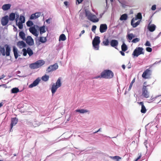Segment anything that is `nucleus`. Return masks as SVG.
Instances as JSON below:
<instances>
[{
	"instance_id": "nucleus-46",
	"label": "nucleus",
	"mask_w": 161,
	"mask_h": 161,
	"mask_svg": "<svg viewBox=\"0 0 161 161\" xmlns=\"http://www.w3.org/2000/svg\"><path fill=\"white\" fill-rule=\"evenodd\" d=\"M140 39L139 38H136L135 39H134L131 41V42L133 43H136L138 42H139L140 41Z\"/></svg>"
},
{
	"instance_id": "nucleus-55",
	"label": "nucleus",
	"mask_w": 161,
	"mask_h": 161,
	"mask_svg": "<svg viewBox=\"0 0 161 161\" xmlns=\"http://www.w3.org/2000/svg\"><path fill=\"white\" fill-rule=\"evenodd\" d=\"M156 9V6L155 5H154L152 6L151 9L152 10H154Z\"/></svg>"
},
{
	"instance_id": "nucleus-27",
	"label": "nucleus",
	"mask_w": 161,
	"mask_h": 161,
	"mask_svg": "<svg viewBox=\"0 0 161 161\" xmlns=\"http://www.w3.org/2000/svg\"><path fill=\"white\" fill-rule=\"evenodd\" d=\"M39 31L40 33L41 34H42L46 32V31L45 30V26L43 25L42 26H41L39 28Z\"/></svg>"
},
{
	"instance_id": "nucleus-24",
	"label": "nucleus",
	"mask_w": 161,
	"mask_h": 161,
	"mask_svg": "<svg viewBox=\"0 0 161 161\" xmlns=\"http://www.w3.org/2000/svg\"><path fill=\"white\" fill-rule=\"evenodd\" d=\"M59 87L58 86H57L55 85V84H53L51 88V92L53 94L55 92L57 89Z\"/></svg>"
},
{
	"instance_id": "nucleus-22",
	"label": "nucleus",
	"mask_w": 161,
	"mask_h": 161,
	"mask_svg": "<svg viewBox=\"0 0 161 161\" xmlns=\"http://www.w3.org/2000/svg\"><path fill=\"white\" fill-rule=\"evenodd\" d=\"M11 6V5L9 4H5L2 6V9L3 10L5 11L9 9Z\"/></svg>"
},
{
	"instance_id": "nucleus-18",
	"label": "nucleus",
	"mask_w": 161,
	"mask_h": 161,
	"mask_svg": "<svg viewBox=\"0 0 161 161\" xmlns=\"http://www.w3.org/2000/svg\"><path fill=\"white\" fill-rule=\"evenodd\" d=\"M142 19V16L141 13H138L136 16L135 18H133L131 20V23H132L133 21H135L138 19H140V20Z\"/></svg>"
},
{
	"instance_id": "nucleus-49",
	"label": "nucleus",
	"mask_w": 161,
	"mask_h": 161,
	"mask_svg": "<svg viewBox=\"0 0 161 161\" xmlns=\"http://www.w3.org/2000/svg\"><path fill=\"white\" fill-rule=\"evenodd\" d=\"M35 14L36 15V17L37 18L40 16L41 13L40 12H36L35 13Z\"/></svg>"
},
{
	"instance_id": "nucleus-37",
	"label": "nucleus",
	"mask_w": 161,
	"mask_h": 161,
	"mask_svg": "<svg viewBox=\"0 0 161 161\" xmlns=\"http://www.w3.org/2000/svg\"><path fill=\"white\" fill-rule=\"evenodd\" d=\"M57 86L60 87L61 85V79L60 78H58L55 84Z\"/></svg>"
},
{
	"instance_id": "nucleus-54",
	"label": "nucleus",
	"mask_w": 161,
	"mask_h": 161,
	"mask_svg": "<svg viewBox=\"0 0 161 161\" xmlns=\"http://www.w3.org/2000/svg\"><path fill=\"white\" fill-rule=\"evenodd\" d=\"M19 17V15L18 14H16V18L15 19L16 22H17L18 21V19Z\"/></svg>"
},
{
	"instance_id": "nucleus-12",
	"label": "nucleus",
	"mask_w": 161,
	"mask_h": 161,
	"mask_svg": "<svg viewBox=\"0 0 161 161\" xmlns=\"http://www.w3.org/2000/svg\"><path fill=\"white\" fill-rule=\"evenodd\" d=\"M25 40L26 43L30 46H32L34 44L33 40L31 36H27Z\"/></svg>"
},
{
	"instance_id": "nucleus-36",
	"label": "nucleus",
	"mask_w": 161,
	"mask_h": 161,
	"mask_svg": "<svg viewBox=\"0 0 161 161\" xmlns=\"http://www.w3.org/2000/svg\"><path fill=\"white\" fill-rule=\"evenodd\" d=\"M121 49L122 51L124 52L126 51L127 49V46L124 43H123L121 46Z\"/></svg>"
},
{
	"instance_id": "nucleus-26",
	"label": "nucleus",
	"mask_w": 161,
	"mask_h": 161,
	"mask_svg": "<svg viewBox=\"0 0 161 161\" xmlns=\"http://www.w3.org/2000/svg\"><path fill=\"white\" fill-rule=\"evenodd\" d=\"M15 18V13H12L9 15V19L10 21H13Z\"/></svg>"
},
{
	"instance_id": "nucleus-32",
	"label": "nucleus",
	"mask_w": 161,
	"mask_h": 161,
	"mask_svg": "<svg viewBox=\"0 0 161 161\" xmlns=\"http://www.w3.org/2000/svg\"><path fill=\"white\" fill-rule=\"evenodd\" d=\"M127 15L126 14H122L120 18V19L121 20H125L127 19Z\"/></svg>"
},
{
	"instance_id": "nucleus-6",
	"label": "nucleus",
	"mask_w": 161,
	"mask_h": 161,
	"mask_svg": "<svg viewBox=\"0 0 161 161\" xmlns=\"http://www.w3.org/2000/svg\"><path fill=\"white\" fill-rule=\"evenodd\" d=\"M144 49L142 47H138L134 50L132 55L134 57H138L140 55L144 54Z\"/></svg>"
},
{
	"instance_id": "nucleus-8",
	"label": "nucleus",
	"mask_w": 161,
	"mask_h": 161,
	"mask_svg": "<svg viewBox=\"0 0 161 161\" xmlns=\"http://www.w3.org/2000/svg\"><path fill=\"white\" fill-rule=\"evenodd\" d=\"M142 95L145 98H148L149 97V92H148L147 86H143L142 88Z\"/></svg>"
},
{
	"instance_id": "nucleus-52",
	"label": "nucleus",
	"mask_w": 161,
	"mask_h": 161,
	"mask_svg": "<svg viewBox=\"0 0 161 161\" xmlns=\"http://www.w3.org/2000/svg\"><path fill=\"white\" fill-rule=\"evenodd\" d=\"M146 50L148 52H151L152 51V49L150 47H147L146 48Z\"/></svg>"
},
{
	"instance_id": "nucleus-21",
	"label": "nucleus",
	"mask_w": 161,
	"mask_h": 161,
	"mask_svg": "<svg viewBox=\"0 0 161 161\" xmlns=\"http://www.w3.org/2000/svg\"><path fill=\"white\" fill-rule=\"evenodd\" d=\"M156 27L155 25L154 24L150 25V24H149L148 26V29L150 31L153 32L155 30Z\"/></svg>"
},
{
	"instance_id": "nucleus-63",
	"label": "nucleus",
	"mask_w": 161,
	"mask_h": 161,
	"mask_svg": "<svg viewBox=\"0 0 161 161\" xmlns=\"http://www.w3.org/2000/svg\"><path fill=\"white\" fill-rule=\"evenodd\" d=\"M120 53L122 55V56H124L125 55V53L123 52L122 51H120Z\"/></svg>"
},
{
	"instance_id": "nucleus-60",
	"label": "nucleus",
	"mask_w": 161,
	"mask_h": 161,
	"mask_svg": "<svg viewBox=\"0 0 161 161\" xmlns=\"http://www.w3.org/2000/svg\"><path fill=\"white\" fill-rule=\"evenodd\" d=\"M141 157V155L140 154V155L136 158L135 161H137L139 159H140Z\"/></svg>"
},
{
	"instance_id": "nucleus-14",
	"label": "nucleus",
	"mask_w": 161,
	"mask_h": 161,
	"mask_svg": "<svg viewBox=\"0 0 161 161\" xmlns=\"http://www.w3.org/2000/svg\"><path fill=\"white\" fill-rule=\"evenodd\" d=\"M18 122V119L16 118H12L11 119V122L10 125V131H11V130L13 126L15 125Z\"/></svg>"
},
{
	"instance_id": "nucleus-9",
	"label": "nucleus",
	"mask_w": 161,
	"mask_h": 161,
	"mask_svg": "<svg viewBox=\"0 0 161 161\" xmlns=\"http://www.w3.org/2000/svg\"><path fill=\"white\" fill-rule=\"evenodd\" d=\"M58 68V65L56 63L53 65H51L48 67L46 71L47 72H50L54 71Z\"/></svg>"
},
{
	"instance_id": "nucleus-45",
	"label": "nucleus",
	"mask_w": 161,
	"mask_h": 161,
	"mask_svg": "<svg viewBox=\"0 0 161 161\" xmlns=\"http://www.w3.org/2000/svg\"><path fill=\"white\" fill-rule=\"evenodd\" d=\"M135 78H134L132 81L130 83V84L129 88H128V91L130 90V89H131V87L132 86L133 84L135 82Z\"/></svg>"
},
{
	"instance_id": "nucleus-51",
	"label": "nucleus",
	"mask_w": 161,
	"mask_h": 161,
	"mask_svg": "<svg viewBox=\"0 0 161 161\" xmlns=\"http://www.w3.org/2000/svg\"><path fill=\"white\" fill-rule=\"evenodd\" d=\"M97 28V26L95 25H93L92 26V31L94 32V31H95L96 29Z\"/></svg>"
},
{
	"instance_id": "nucleus-25",
	"label": "nucleus",
	"mask_w": 161,
	"mask_h": 161,
	"mask_svg": "<svg viewBox=\"0 0 161 161\" xmlns=\"http://www.w3.org/2000/svg\"><path fill=\"white\" fill-rule=\"evenodd\" d=\"M13 51L15 58V59H17L18 56V49L16 47L14 46L13 47Z\"/></svg>"
},
{
	"instance_id": "nucleus-57",
	"label": "nucleus",
	"mask_w": 161,
	"mask_h": 161,
	"mask_svg": "<svg viewBox=\"0 0 161 161\" xmlns=\"http://www.w3.org/2000/svg\"><path fill=\"white\" fill-rule=\"evenodd\" d=\"M83 0H76V3H77L78 4H79Z\"/></svg>"
},
{
	"instance_id": "nucleus-42",
	"label": "nucleus",
	"mask_w": 161,
	"mask_h": 161,
	"mask_svg": "<svg viewBox=\"0 0 161 161\" xmlns=\"http://www.w3.org/2000/svg\"><path fill=\"white\" fill-rule=\"evenodd\" d=\"M110 158L113 159H115L116 161H119V159L121 158L118 156H110Z\"/></svg>"
},
{
	"instance_id": "nucleus-20",
	"label": "nucleus",
	"mask_w": 161,
	"mask_h": 161,
	"mask_svg": "<svg viewBox=\"0 0 161 161\" xmlns=\"http://www.w3.org/2000/svg\"><path fill=\"white\" fill-rule=\"evenodd\" d=\"M136 36L135 35L133 34L132 33H129L126 36V38L127 39L129 40V42H130V41L132 39L135 37Z\"/></svg>"
},
{
	"instance_id": "nucleus-4",
	"label": "nucleus",
	"mask_w": 161,
	"mask_h": 161,
	"mask_svg": "<svg viewBox=\"0 0 161 161\" xmlns=\"http://www.w3.org/2000/svg\"><path fill=\"white\" fill-rule=\"evenodd\" d=\"M102 78L106 79H111L113 77L114 74L109 70H106L101 73Z\"/></svg>"
},
{
	"instance_id": "nucleus-10",
	"label": "nucleus",
	"mask_w": 161,
	"mask_h": 161,
	"mask_svg": "<svg viewBox=\"0 0 161 161\" xmlns=\"http://www.w3.org/2000/svg\"><path fill=\"white\" fill-rule=\"evenodd\" d=\"M9 17L7 15H6L3 17L1 19V22L3 26L6 25L8 22Z\"/></svg>"
},
{
	"instance_id": "nucleus-61",
	"label": "nucleus",
	"mask_w": 161,
	"mask_h": 161,
	"mask_svg": "<svg viewBox=\"0 0 161 161\" xmlns=\"http://www.w3.org/2000/svg\"><path fill=\"white\" fill-rule=\"evenodd\" d=\"M161 62V60H160L159 61V62H155L153 64V65H154L155 64H158V63H160V62Z\"/></svg>"
},
{
	"instance_id": "nucleus-56",
	"label": "nucleus",
	"mask_w": 161,
	"mask_h": 161,
	"mask_svg": "<svg viewBox=\"0 0 161 161\" xmlns=\"http://www.w3.org/2000/svg\"><path fill=\"white\" fill-rule=\"evenodd\" d=\"M102 78V75H98L96 76V77H94L93 78L94 79H98L99 78Z\"/></svg>"
},
{
	"instance_id": "nucleus-13",
	"label": "nucleus",
	"mask_w": 161,
	"mask_h": 161,
	"mask_svg": "<svg viewBox=\"0 0 161 161\" xmlns=\"http://www.w3.org/2000/svg\"><path fill=\"white\" fill-rule=\"evenodd\" d=\"M40 80V79L39 78H37L32 84L29 86V87L31 88L36 86L39 84Z\"/></svg>"
},
{
	"instance_id": "nucleus-39",
	"label": "nucleus",
	"mask_w": 161,
	"mask_h": 161,
	"mask_svg": "<svg viewBox=\"0 0 161 161\" xmlns=\"http://www.w3.org/2000/svg\"><path fill=\"white\" fill-rule=\"evenodd\" d=\"M103 43L105 46H108L109 43L108 40L107 38H104L103 41Z\"/></svg>"
},
{
	"instance_id": "nucleus-41",
	"label": "nucleus",
	"mask_w": 161,
	"mask_h": 161,
	"mask_svg": "<svg viewBox=\"0 0 161 161\" xmlns=\"http://www.w3.org/2000/svg\"><path fill=\"white\" fill-rule=\"evenodd\" d=\"M25 18L24 16L20 15L19 17V21L20 22L25 23Z\"/></svg>"
},
{
	"instance_id": "nucleus-47",
	"label": "nucleus",
	"mask_w": 161,
	"mask_h": 161,
	"mask_svg": "<svg viewBox=\"0 0 161 161\" xmlns=\"http://www.w3.org/2000/svg\"><path fill=\"white\" fill-rule=\"evenodd\" d=\"M22 51L23 52V55L24 56H26L27 53V50L25 48H23L22 49Z\"/></svg>"
},
{
	"instance_id": "nucleus-19",
	"label": "nucleus",
	"mask_w": 161,
	"mask_h": 161,
	"mask_svg": "<svg viewBox=\"0 0 161 161\" xmlns=\"http://www.w3.org/2000/svg\"><path fill=\"white\" fill-rule=\"evenodd\" d=\"M18 46L20 48L25 47L26 46L25 43L23 41L19 42L17 43Z\"/></svg>"
},
{
	"instance_id": "nucleus-58",
	"label": "nucleus",
	"mask_w": 161,
	"mask_h": 161,
	"mask_svg": "<svg viewBox=\"0 0 161 161\" xmlns=\"http://www.w3.org/2000/svg\"><path fill=\"white\" fill-rule=\"evenodd\" d=\"M46 22L48 24L50 23V19H48L46 20Z\"/></svg>"
},
{
	"instance_id": "nucleus-29",
	"label": "nucleus",
	"mask_w": 161,
	"mask_h": 161,
	"mask_svg": "<svg viewBox=\"0 0 161 161\" xmlns=\"http://www.w3.org/2000/svg\"><path fill=\"white\" fill-rule=\"evenodd\" d=\"M47 41L46 37H44L43 36H40L39 38V42L42 43L45 42Z\"/></svg>"
},
{
	"instance_id": "nucleus-38",
	"label": "nucleus",
	"mask_w": 161,
	"mask_h": 161,
	"mask_svg": "<svg viewBox=\"0 0 161 161\" xmlns=\"http://www.w3.org/2000/svg\"><path fill=\"white\" fill-rule=\"evenodd\" d=\"M49 78V76L48 75H45L42 77V79L44 81H46L48 80Z\"/></svg>"
},
{
	"instance_id": "nucleus-48",
	"label": "nucleus",
	"mask_w": 161,
	"mask_h": 161,
	"mask_svg": "<svg viewBox=\"0 0 161 161\" xmlns=\"http://www.w3.org/2000/svg\"><path fill=\"white\" fill-rule=\"evenodd\" d=\"M36 19V15L35 14H32L31 15L30 17V19Z\"/></svg>"
},
{
	"instance_id": "nucleus-35",
	"label": "nucleus",
	"mask_w": 161,
	"mask_h": 161,
	"mask_svg": "<svg viewBox=\"0 0 161 161\" xmlns=\"http://www.w3.org/2000/svg\"><path fill=\"white\" fill-rule=\"evenodd\" d=\"M19 91V89L17 87H15L14 88H12L11 89V93H17Z\"/></svg>"
},
{
	"instance_id": "nucleus-5",
	"label": "nucleus",
	"mask_w": 161,
	"mask_h": 161,
	"mask_svg": "<svg viewBox=\"0 0 161 161\" xmlns=\"http://www.w3.org/2000/svg\"><path fill=\"white\" fill-rule=\"evenodd\" d=\"M45 64V62L43 60H40L36 62L30 64V67L31 69H36L38 68Z\"/></svg>"
},
{
	"instance_id": "nucleus-28",
	"label": "nucleus",
	"mask_w": 161,
	"mask_h": 161,
	"mask_svg": "<svg viewBox=\"0 0 161 161\" xmlns=\"http://www.w3.org/2000/svg\"><path fill=\"white\" fill-rule=\"evenodd\" d=\"M19 37L23 40H25V35L24 33L22 31L19 32Z\"/></svg>"
},
{
	"instance_id": "nucleus-30",
	"label": "nucleus",
	"mask_w": 161,
	"mask_h": 161,
	"mask_svg": "<svg viewBox=\"0 0 161 161\" xmlns=\"http://www.w3.org/2000/svg\"><path fill=\"white\" fill-rule=\"evenodd\" d=\"M140 21H141V20H138L135 23H134V22L135 21H133L132 22V23H131V25L133 27H136L140 24Z\"/></svg>"
},
{
	"instance_id": "nucleus-50",
	"label": "nucleus",
	"mask_w": 161,
	"mask_h": 161,
	"mask_svg": "<svg viewBox=\"0 0 161 161\" xmlns=\"http://www.w3.org/2000/svg\"><path fill=\"white\" fill-rule=\"evenodd\" d=\"M145 45L146 46L151 47V44L150 43V42L148 41H147L146 42L145 44Z\"/></svg>"
},
{
	"instance_id": "nucleus-62",
	"label": "nucleus",
	"mask_w": 161,
	"mask_h": 161,
	"mask_svg": "<svg viewBox=\"0 0 161 161\" xmlns=\"http://www.w3.org/2000/svg\"><path fill=\"white\" fill-rule=\"evenodd\" d=\"M68 2H67V1H65L64 2V5L66 6H67L68 5Z\"/></svg>"
},
{
	"instance_id": "nucleus-31",
	"label": "nucleus",
	"mask_w": 161,
	"mask_h": 161,
	"mask_svg": "<svg viewBox=\"0 0 161 161\" xmlns=\"http://www.w3.org/2000/svg\"><path fill=\"white\" fill-rule=\"evenodd\" d=\"M76 112H78L81 114H84L88 112V111L86 109H77L75 110Z\"/></svg>"
},
{
	"instance_id": "nucleus-59",
	"label": "nucleus",
	"mask_w": 161,
	"mask_h": 161,
	"mask_svg": "<svg viewBox=\"0 0 161 161\" xmlns=\"http://www.w3.org/2000/svg\"><path fill=\"white\" fill-rule=\"evenodd\" d=\"M5 77V76L4 75H2L1 76H0V80L2 79H3Z\"/></svg>"
},
{
	"instance_id": "nucleus-64",
	"label": "nucleus",
	"mask_w": 161,
	"mask_h": 161,
	"mask_svg": "<svg viewBox=\"0 0 161 161\" xmlns=\"http://www.w3.org/2000/svg\"><path fill=\"white\" fill-rule=\"evenodd\" d=\"M101 128L99 129L97 131H96V132H94V134H95V133H97L99 131H101Z\"/></svg>"
},
{
	"instance_id": "nucleus-2",
	"label": "nucleus",
	"mask_w": 161,
	"mask_h": 161,
	"mask_svg": "<svg viewBox=\"0 0 161 161\" xmlns=\"http://www.w3.org/2000/svg\"><path fill=\"white\" fill-rule=\"evenodd\" d=\"M85 15L87 19L93 22H97L99 20V19L96 16L92 14L90 12L87 10H85Z\"/></svg>"
},
{
	"instance_id": "nucleus-3",
	"label": "nucleus",
	"mask_w": 161,
	"mask_h": 161,
	"mask_svg": "<svg viewBox=\"0 0 161 161\" xmlns=\"http://www.w3.org/2000/svg\"><path fill=\"white\" fill-rule=\"evenodd\" d=\"M100 37L98 36H95L92 42L93 49L95 50H98L99 48V44L100 42Z\"/></svg>"
},
{
	"instance_id": "nucleus-53",
	"label": "nucleus",
	"mask_w": 161,
	"mask_h": 161,
	"mask_svg": "<svg viewBox=\"0 0 161 161\" xmlns=\"http://www.w3.org/2000/svg\"><path fill=\"white\" fill-rule=\"evenodd\" d=\"M85 31L84 30L82 31L81 32V33H80V34L79 35V37H80L83 34L85 33Z\"/></svg>"
},
{
	"instance_id": "nucleus-40",
	"label": "nucleus",
	"mask_w": 161,
	"mask_h": 161,
	"mask_svg": "<svg viewBox=\"0 0 161 161\" xmlns=\"http://www.w3.org/2000/svg\"><path fill=\"white\" fill-rule=\"evenodd\" d=\"M27 53L29 54L30 56H31L33 54V52L32 50L30 48H28L27 49Z\"/></svg>"
},
{
	"instance_id": "nucleus-33",
	"label": "nucleus",
	"mask_w": 161,
	"mask_h": 161,
	"mask_svg": "<svg viewBox=\"0 0 161 161\" xmlns=\"http://www.w3.org/2000/svg\"><path fill=\"white\" fill-rule=\"evenodd\" d=\"M66 39V37L65 36L64 34H61L59 36V41H64Z\"/></svg>"
},
{
	"instance_id": "nucleus-43",
	"label": "nucleus",
	"mask_w": 161,
	"mask_h": 161,
	"mask_svg": "<svg viewBox=\"0 0 161 161\" xmlns=\"http://www.w3.org/2000/svg\"><path fill=\"white\" fill-rule=\"evenodd\" d=\"M160 96H161V95H158L157 96L155 97H151V98L149 100V101L148 102L150 103L151 102H152L155 101L157 98Z\"/></svg>"
},
{
	"instance_id": "nucleus-34",
	"label": "nucleus",
	"mask_w": 161,
	"mask_h": 161,
	"mask_svg": "<svg viewBox=\"0 0 161 161\" xmlns=\"http://www.w3.org/2000/svg\"><path fill=\"white\" fill-rule=\"evenodd\" d=\"M16 25L18 26L19 28V29H22L23 28V24L24 23L20 22V21H18L17 22H16Z\"/></svg>"
},
{
	"instance_id": "nucleus-15",
	"label": "nucleus",
	"mask_w": 161,
	"mask_h": 161,
	"mask_svg": "<svg viewBox=\"0 0 161 161\" xmlns=\"http://www.w3.org/2000/svg\"><path fill=\"white\" fill-rule=\"evenodd\" d=\"M107 29V26L106 24H101L100 27V31L101 33L105 32Z\"/></svg>"
},
{
	"instance_id": "nucleus-16",
	"label": "nucleus",
	"mask_w": 161,
	"mask_h": 161,
	"mask_svg": "<svg viewBox=\"0 0 161 161\" xmlns=\"http://www.w3.org/2000/svg\"><path fill=\"white\" fill-rule=\"evenodd\" d=\"M137 103L141 106V112L142 113H145L147 111V109L146 107L144 105L143 102H137Z\"/></svg>"
},
{
	"instance_id": "nucleus-17",
	"label": "nucleus",
	"mask_w": 161,
	"mask_h": 161,
	"mask_svg": "<svg viewBox=\"0 0 161 161\" xmlns=\"http://www.w3.org/2000/svg\"><path fill=\"white\" fill-rule=\"evenodd\" d=\"M110 45L113 47L117 48L116 47L118 45V42L115 40H112L110 42Z\"/></svg>"
},
{
	"instance_id": "nucleus-23",
	"label": "nucleus",
	"mask_w": 161,
	"mask_h": 161,
	"mask_svg": "<svg viewBox=\"0 0 161 161\" xmlns=\"http://www.w3.org/2000/svg\"><path fill=\"white\" fill-rule=\"evenodd\" d=\"M59 87L58 86H57L55 85V84H53L51 88V92L53 94L55 92L57 89Z\"/></svg>"
},
{
	"instance_id": "nucleus-44",
	"label": "nucleus",
	"mask_w": 161,
	"mask_h": 161,
	"mask_svg": "<svg viewBox=\"0 0 161 161\" xmlns=\"http://www.w3.org/2000/svg\"><path fill=\"white\" fill-rule=\"evenodd\" d=\"M26 25L28 27H31V26L32 25H33V22L30 20H28L27 22H26Z\"/></svg>"
},
{
	"instance_id": "nucleus-7",
	"label": "nucleus",
	"mask_w": 161,
	"mask_h": 161,
	"mask_svg": "<svg viewBox=\"0 0 161 161\" xmlns=\"http://www.w3.org/2000/svg\"><path fill=\"white\" fill-rule=\"evenodd\" d=\"M152 71L149 69H147L143 73L142 76L144 79H148L150 78L151 75Z\"/></svg>"
},
{
	"instance_id": "nucleus-1",
	"label": "nucleus",
	"mask_w": 161,
	"mask_h": 161,
	"mask_svg": "<svg viewBox=\"0 0 161 161\" xmlns=\"http://www.w3.org/2000/svg\"><path fill=\"white\" fill-rule=\"evenodd\" d=\"M11 50V48L8 45L5 44L4 47L0 46V52L3 56L5 55L7 56H9Z\"/></svg>"
},
{
	"instance_id": "nucleus-11",
	"label": "nucleus",
	"mask_w": 161,
	"mask_h": 161,
	"mask_svg": "<svg viewBox=\"0 0 161 161\" xmlns=\"http://www.w3.org/2000/svg\"><path fill=\"white\" fill-rule=\"evenodd\" d=\"M30 32L36 36L38 35L39 33L34 26H31L29 29Z\"/></svg>"
}]
</instances>
